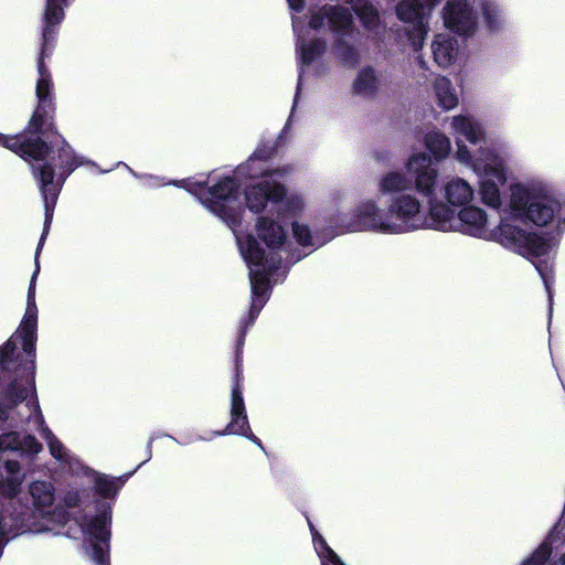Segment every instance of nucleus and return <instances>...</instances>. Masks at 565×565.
Here are the masks:
<instances>
[{"instance_id":"obj_59","label":"nucleus","mask_w":565,"mask_h":565,"mask_svg":"<svg viewBox=\"0 0 565 565\" xmlns=\"http://www.w3.org/2000/svg\"><path fill=\"white\" fill-rule=\"evenodd\" d=\"M559 564L565 565V553L561 556Z\"/></svg>"},{"instance_id":"obj_50","label":"nucleus","mask_w":565,"mask_h":565,"mask_svg":"<svg viewBox=\"0 0 565 565\" xmlns=\"http://www.w3.org/2000/svg\"><path fill=\"white\" fill-rule=\"evenodd\" d=\"M63 503L66 508L73 509L81 504V495L76 490L67 491L63 498Z\"/></svg>"},{"instance_id":"obj_32","label":"nucleus","mask_w":565,"mask_h":565,"mask_svg":"<svg viewBox=\"0 0 565 565\" xmlns=\"http://www.w3.org/2000/svg\"><path fill=\"white\" fill-rule=\"evenodd\" d=\"M94 493L103 499H115L118 491L111 477L104 473H96L94 478Z\"/></svg>"},{"instance_id":"obj_27","label":"nucleus","mask_w":565,"mask_h":565,"mask_svg":"<svg viewBox=\"0 0 565 565\" xmlns=\"http://www.w3.org/2000/svg\"><path fill=\"white\" fill-rule=\"evenodd\" d=\"M425 146L437 161L446 158L450 152V141L448 137L439 131L426 134Z\"/></svg>"},{"instance_id":"obj_36","label":"nucleus","mask_w":565,"mask_h":565,"mask_svg":"<svg viewBox=\"0 0 565 565\" xmlns=\"http://www.w3.org/2000/svg\"><path fill=\"white\" fill-rule=\"evenodd\" d=\"M15 354L14 338H9L0 345V372L10 371Z\"/></svg>"},{"instance_id":"obj_41","label":"nucleus","mask_w":565,"mask_h":565,"mask_svg":"<svg viewBox=\"0 0 565 565\" xmlns=\"http://www.w3.org/2000/svg\"><path fill=\"white\" fill-rule=\"evenodd\" d=\"M292 233L296 241L301 246H310L312 244L311 231L308 225L299 224L298 222L292 223Z\"/></svg>"},{"instance_id":"obj_17","label":"nucleus","mask_w":565,"mask_h":565,"mask_svg":"<svg viewBox=\"0 0 565 565\" xmlns=\"http://www.w3.org/2000/svg\"><path fill=\"white\" fill-rule=\"evenodd\" d=\"M96 514L90 518L87 524V533L90 541H99L103 543L110 542V524L113 507L107 501L96 500L95 502Z\"/></svg>"},{"instance_id":"obj_35","label":"nucleus","mask_w":565,"mask_h":565,"mask_svg":"<svg viewBox=\"0 0 565 565\" xmlns=\"http://www.w3.org/2000/svg\"><path fill=\"white\" fill-rule=\"evenodd\" d=\"M23 477L10 476L0 480V495L6 499H13L21 492Z\"/></svg>"},{"instance_id":"obj_58","label":"nucleus","mask_w":565,"mask_h":565,"mask_svg":"<svg viewBox=\"0 0 565 565\" xmlns=\"http://www.w3.org/2000/svg\"><path fill=\"white\" fill-rule=\"evenodd\" d=\"M455 142H456V145H457L458 149H457V151L455 152V154H454V156H455L456 158H459V140H458V138H457V137H455Z\"/></svg>"},{"instance_id":"obj_8","label":"nucleus","mask_w":565,"mask_h":565,"mask_svg":"<svg viewBox=\"0 0 565 565\" xmlns=\"http://www.w3.org/2000/svg\"><path fill=\"white\" fill-rule=\"evenodd\" d=\"M241 186L236 175H225L205 191V206L232 230L242 224Z\"/></svg>"},{"instance_id":"obj_25","label":"nucleus","mask_w":565,"mask_h":565,"mask_svg":"<svg viewBox=\"0 0 565 565\" xmlns=\"http://www.w3.org/2000/svg\"><path fill=\"white\" fill-rule=\"evenodd\" d=\"M379 79L372 66L363 67L355 77L352 88L358 95H374L377 92Z\"/></svg>"},{"instance_id":"obj_3","label":"nucleus","mask_w":565,"mask_h":565,"mask_svg":"<svg viewBox=\"0 0 565 565\" xmlns=\"http://www.w3.org/2000/svg\"><path fill=\"white\" fill-rule=\"evenodd\" d=\"M461 137L469 146L461 145V164L470 168L479 177V193L482 202L500 209V184L507 182V154L488 142L482 125L461 111Z\"/></svg>"},{"instance_id":"obj_44","label":"nucleus","mask_w":565,"mask_h":565,"mask_svg":"<svg viewBox=\"0 0 565 565\" xmlns=\"http://www.w3.org/2000/svg\"><path fill=\"white\" fill-rule=\"evenodd\" d=\"M152 443H153V437H150L149 440H148V444H147V449H148V458L146 460H143L142 462H140L132 471H129V472H126L119 477H111L114 483H115V487L117 489V491L119 492L120 489L124 487V484L127 482V480L145 463L147 462L148 460H150L151 458V451H152Z\"/></svg>"},{"instance_id":"obj_14","label":"nucleus","mask_w":565,"mask_h":565,"mask_svg":"<svg viewBox=\"0 0 565 565\" xmlns=\"http://www.w3.org/2000/svg\"><path fill=\"white\" fill-rule=\"evenodd\" d=\"M20 362L24 363L25 358L23 359L22 354H14L13 364L15 376L0 391V399L6 401L9 404V407L13 409L23 403L28 398V388L19 383V380H24L28 385L35 390V383L32 384L30 376L28 375V371L20 365Z\"/></svg>"},{"instance_id":"obj_10","label":"nucleus","mask_w":565,"mask_h":565,"mask_svg":"<svg viewBox=\"0 0 565 565\" xmlns=\"http://www.w3.org/2000/svg\"><path fill=\"white\" fill-rule=\"evenodd\" d=\"M507 22L498 0H461V38L475 34L480 24L491 33L500 32Z\"/></svg>"},{"instance_id":"obj_30","label":"nucleus","mask_w":565,"mask_h":565,"mask_svg":"<svg viewBox=\"0 0 565 565\" xmlns=\"http://www.w3.org/2000/svg\"><path fill=\"white\" fill-rule=\"evenodd\" d=\"M282 146V135L279 136L275 140H263L260 141L250 157L256 160H260L269 164V162L277 156L278 149Z\"/></svg>"},{"instance_id":"obj_45","label":"nucleus","mask_w":565,"mask_h":565,"mask_svg":"<svg viewBox=\"0 0 565 565\" xmlns=\"http://www.w3.org/2000/svg\"><path fill=\"white\" fill-rule=\"evenodd\" d=\"M227 435L243 436V437L247 438L248 440H250L252 443H254L255 445L263 448L262 440L253 433V430L249 426V422L243 423V425H239L233 431H228Z\"/></svg>"},{"instance_id":"obj_46","label":"nucleus","mask_w":565,"mask_h":565,"mask_svg":"<svg viewBox=\"0 0 565 565\" xmlns=\"http://www.w3.org/2000/svg\"><path fill=\"white\" fill-rule=\"evenodd\" d=\"M265 302V300L253 299L248 310V316L241 322V326H247V328L252 327L255 323Z\"/></svg>"},{"instance_id":"obj_53","label":"nucleus","mask_w":565,"mask_h":565,"mask_svg":"<svg viewBox=\"0 0 565 565\" xmlns=\"http://www.w3.org/2000/svg\"><path fill=\"white\" fill-rule=\"evenodd\" d=\"M12 407H9V404L6 401L0 399V420L7 422L9 418V413L12 411Z\"/></svg>"},{"instance_id":"obj_57","label":"nucleus","mask_w":565,"mask_h":565,"mask_svg":"<svg viewBox=\"0 0 565 565\" xmlns=\"http://www.w3.org/2000/svg\"><path fill=\"white\" fill-rule=\"evenodd\" d=\"M451 126L455 130L459 129V116H454L451 120Z\"/></svg>"},{"instance_id":"obj_1","label":"nucleus","mask_w":565,"mask_h":565,"mask_svg":"<svg viewBox=\"0 0 565 565\" xmlns=\"http://www.w3.org/2000/svg\"><path fill=\"white\" fill-rule=\"evenodd\" d=\"M407 172L416 191L428 198L429 211L426 215L420 212L419 201L409 194L393 195L387 206L384 233H407L419 228H434L443 232L459 231L455 209L459 207V178L451 179L445 185L447 204L435 196V185L438 171L433 159L425 152L413 154L406 164Z\"/></svg>"},{"instance_id":"obj_9","label":"nucleus","mask_w":565,"mask_h":565,"mask_svg":"<svg viewBox=\"0 0 565 565\" xmlns=\"http://www.w3.org/2000/svg\"><path fill=\"white\" fill-rule=\"evenodd\" d=\"M239 248L246 263L257 267L256 270L249 273L253 299L267 301L270 290L269 275L276 273L280 267L281 256L278 253L266 255L265 249L253 234H247L244 241L239 242Z\"/></svg>"},{"instance_id":"obj_48","label":"nucleus","mask_w":565,"mask_h":565,"mask_svg":"<svg viewBox=\"0 0 565 565\" xmlns=\"http://www.w3.org/2000/svg\"><path fill=\"white\" fill-rule=\"evenodd\" d=\"M535 268L536 270L539 271L544 285H545V288H546V291L548 294V298H550V301L552 300V291H551V281H552V277L550 275V269H548V265L546 263H535Z\"/></svg>"},{"instance_id":"obj_54","label":"nucleus","mask_w":565,"mask_h":565,"mask_svg":"<svg viewBox=\"0 0 565 565\" xmlns=\"http://www.w3.org/2000/svg\"><path fill=\"white\" fill-rule=\"evenodd\" d=\"M6 470L11 476H18V472L20 471V463L18 461H14V460H8L6 462Z\"/></svg>"},{"instance_id":"obj_21","label":"nucleus","mask_w":565,"mask_h":565,"mask_svg":"<svg viewBox=\"0 0 565 565\" xmlns=\"http://www.w3.org/2000/svg\"><path fill=\"white\" fill-rule=\"evenodd\" d=\"M564 537L565 520L563 519L554 526L547 539L521 565H547L552 554V545L557 541H561V544H565Z\"/></svg>"},{"instance_id":"obj_5","label":"nucleus","mask_w":565,"mask_h":565,"mask_svg":"<svg viewBox=\"0 0 565 565\" xmlns=\"http://www.w3.org/2000/svg\"><path fill=\"white\" fill-rule=\"evenodd\" d=\"M509 223L520 220L537 227L553 228L557 237L565 232V202L541 183H516L510 188Z\"/></svg>"},{"instance_id":"obj_47","label":"nucleus","mask_w":565,"mask_h":565,"mask_svg":"<svg viewBox=\"0 0 565 565\" xmlns=\"http://www.w3.org/2000/svg\"><path fill=\"white\" fill-rule=\"evenodd\" d=\"M327 11H324V6H322L318 11L313 12L309 19V28L319 31L323 28L324 22L327 21V17L324 15Z\"/></svg>"},{"instance_id":"obj_7","label":"nucleus","mask_w":565,"mask_h":565,"mask_svg":"<svg viewBox=\"0 0 565 565\" xmlns=\"http://www.w3.org/2000/svg\"><path fill=\"white\" fill-rule=\"evenodd\" d=\"M53 90V82L51 74L39 75L36 82L35 95L38 105L33 110L26 126L17 135L0 134V146L14 152L24 161L29 162L30 158L40 156L44 143L39 140L38 134L43 126V117L49 108V99Z\"/></svg>"},{"instance_id":"obj_38","label":"nucleus","mask_w":565,"mask_h":565,"mask_svg":"<svg viewBox=\"0 0 565 565\" xmlns=\"http://www.w3.org/2000/svg\"><path fill=\"white\" fill-rule=\"evenodd\" d=\"M92 546V559L97 565H106L110 564V542L109 543H103L99 541H90Z\"/></svg>"},{"instance_id":"obj_49","label":"nucleus","mask_w":565,"mask_h":565,"mask_svg":"<svg viewBox=\"0 0 565 565\" xmlns=\"http://www.w3.org/2000/svg\"><path fill=\"white\" fill-rule=\"evenodd\" d=\"M284 202L286 205V210L292 212L294 214L299 213L303 206L302 200L298 195H291L289 198L286 196L281 203Z\"/></svg>"},{"instance_id":"obj_23","label":"nucleus","mask_w":565,"mask_h":565,"mask_svg":"<svg viewBox=\"0 0 565 565\" xmlns=\"http://www.w3.org/2000/svg\"><path fill=\"white\" fill-rule=\"evenodd\" d=\"M455 42L456 40L443 34L435 36L431 49L434 60L439 66H448L456 60L457 49L455 47Z\"/></svg>"},{"instance_id":"obj_31","label":"nucleus","mask_w":565,"mask_h":565,"mask_svg":"<svg viewBox=\"0 0 565 565\" xmlns=\"http://www.w3.org/2000/svg\"><path fill=\"white\" fill-rule=\"evenodd\" d=\"M301 64L310 65L317 57L327 51V42L323 39H313L301 45Z\"/></svg>"},{"instance_id":"obj_33","label":"nucleus","mask_w":565,"mask_h":565,"mask_svg":"<svg viewBox=\"0 0 565 565\" xmlns=\"http://www.w3.org/2000/svg\"><path fill=\"white\" fill-rule=\"evenodd\" d=\"M177 186L185 189L189 193L199 198V200L205 205V191L209 189V178L202 181H195L192 178L182 179L175 181Z\"/></svg>"},{"instance_id":"obj_19","label":"nucleus","mask_w":565,"mask_h":565,"mask_svg":"<svg viewBox=\"0 0 565 565\" xmlns=\"http://www.w3.org/2000/svg\"><path fill=\"white\" fill-rule=\"evenodd\" d=\"M256 231L258 237L271 250L270 253H277L276 249H279L286 241L284 227L270 217H258Z\"/></svg>"},{"instance_id":"obj_34","label":"nucleus","mask_w":565,"mask_h":565,"mask_svg":"<svg viewBox=\"0 0 565 565\" xmlns=\"http://www.w3.org/2000/svg\"><path fill=\"white\" fill-rule=\"evenodd\" d=\"M446 26L455 34H459V0H448L444 8Z\"/></svg>"},{"instance_id":"obj_26","label":"nucleus","mask_w":565,"mask_h":565,"mask_svg":"<svg viewBox=\"0 0 565 565\" xmlns=\"http://www.w3.org/2000/svg\"><path fill=\"white\" fill-rule=\"evenodd\" d=\"M29 491L38 509L50 508L54 502V487L51 482L33 481L30 484Z\"/></svg>"},{"instance_id":"obj_55","label":"nucleus","mask_w":565,"mask_h":565,"mask_svg":"<svg viewBox=\"0 0 565 565\" xmlns=\"http://www.w3.org/2000/svg\"><path fill=\"white\" fill-rule=\"evenodd\" d=\"M287 1H288L289 7L295 11L300 12L303 9L305 0H287Z\"/></svg>"},{"instance_id":"obj_22","label":"nucleus","mask_w":565,"mask_h":565,"mask_svg":"<svg viewBox=\"0 0 565 565\" xmlns=\"http://www.w3.org/2000/svg\"><path fill=\"white\" fill-rule=\"evenodd\" d=\"M348 36H337L332 43L335 58L347 68H355L361 60L359 50L347 41Z\"/></svg>"},{"instance_id":"obj_6","label":"nucleus","mask_w":565,"mask_h":565,"mask_svg":"<svg viewBox=\"0 0 565 565\" xmlns=\"http://www.w3.org/2000/svg\"><path fill=\"white\" fill-rule=\"evenodd\" d=\"M292 171L294 168L290 164L269 168L268 163L249 156L234 171L238 180L260 179L245 188L246 207L259 214L265 211L269 202L280 204L288 193L285 180Z\"/></svg>"},{"instance_id":"obj_12","label":"nucleus","mask_w":565,"mask_h":565,"mask_svg":"<svg viewBox=\"0 0 565 565\" xmlns=\"http://www.w3.org/2000/svg\"><path fill=\"white\" fill-rule=\"evenodd\" d=\"M10 338H14L15 348L18 347V341H21L25 362H20V365L28 371L31 383L34 384L38 341V307H26L19 328Z\"/></svg>"},{"instance_id":"obj_20","label":"nucleus","mask_w":565,"mask_h":565,"mask_svg":"<svg viewBox=\"0 0 565 565\" xmlns=\"http://www.w3.org/2000/svg\"><path fill=\"white\" fill-rule=\"evenodd\" d=\"M256 231L258 237L271 250L270 253H277L276 249H279L286 241L284 227L270 217H258Z\"/></svg>"},{"instance_id":"obj_28","label":"nucleus","mask_w":565,"mask_h":565,"mask_svg":"<svg viewBox=\"0 0 565 565\" xmlns=\"http://www.w3.org/2000/svg\"><path fill=\"white\" fill-rule=\"evenodd\" d=\"M434 89L440 107L448 110L457 106L458 98L452 92L451 82L447 77L436 78Z\"/></svg>"},{"instance_id":"obj_13","label":"nucleus","mask_w":565,"mask_h":565,"mask_svg":"<svg viewBox=\"0 0 565 565\" xmlns=\"http://www.w3.org/2000/svg\"><path fill=\"white\" fill-rule=\"evenodd\" d=\"M396 15L412 25L408 35L413 45L422 46L428 32L425 6L419 0H402L396 6Z\"/></svg>"},{"instance_id":"obj_42","label":"nucleus","mask_w":565,"mask_h":565,"mask_svg":"<svg viewBox=\"0 0 565 565\" xmlns=\"http://www.w3.org/2000/svg\"><path fill=\"white\" fill-rule=\"evenodd\" d=\"M21 448L18 451L34 456L42 450V444L33 435H25L20 440Z\"/></svg>"},{"instance_id":"obj_39","label":"nucleus","mask_w":565,"mask_h":565,"mask_svg":"<svg viewBox=\"0 0 565 565\" xmlns=\"http://www.w3.org/2000/svg\"><path fill=\"white\" fill-rule=\"evenodd\" d=\"M44 437L47 440L50 454L53 458L57 460L64 459V446L63 444L54 436V434L50 430V428L44 429Z\"/></svg>"},{"instance_id":"obj_29","label":"nucleus","mask_w":565,"mask_h":565,"mask_svg":"<svg viewBox=\"0 0 565 565\" xmlns=\"http://www.w3.org/2000/svg\"><path fill=\"white\" fill-rule=\"evenodd\" d=\"M353 9L364 29L372 31L379 26L380 15L377 9L369 0H364Z\"/></svg>"},{"instance_id":"obj_51","label":"nucleus","mask_w":565,"mask_h":565,"mask_svg":"<svg viewBox=\"0 0 565 565\" xmlns=\"http://www.w3.org/2000/svg\"><path fill=\"white\" fill-rule=\"evenodd\" d=\"M41 250H42V248L40 250L36 248V250H35V270H34L31 281H30L28 295H35V278L40 271L39 256H40Z\"/></svg>"},{"instance_id":"obj_11","label":"nucleus","mask_w":565,"mask_h":565,"mask_svg":"<svg viewBox=\"0 0 565 565\" xmlns=\"http://www.w3.org/2000/svg\"><path fill=\"white\" fill-rule=\"evenodd\" d=\"M68 0H45L43 14L42 42L36 61V68L40 76L51 74L45 65V58H50L56 45L58 25L65 18V8Z\"/></svg>"},{"instance_id":"obj_52","label":"nucleus","mask_w":565,"mask_h":565,"mask_svg":"<svg viewBox=\"0 0 565 565\" xmlns=\"http://www.w3.org/2000/svg\"><path fill=\"white\" fill-rule=\"evenodd\" d=\"M11 533V530L7 526L6 516L0 512V542H6V536Z\"/></svg>"},{"instance_id":"obj_24","label":"nucleus","mask_w":565,"mask_h":565,"mask_svg":"<svg viewBox=\"0 0 565 565\" xmlns=\"http://www.w3.org/2000/svg\"><path fill=\"white\" fill-rule=\"evenodd\" d=\"M413 185L412 180L407 179V177L397 171H391L386 173L380 181L379 191L382 194H402L401 192L411 190Z\"/></svg>"},{"instance_id":"obj_43","label":"nucleus","mask_w":565,"mask_h":565,"mask_svg":"<svg viewBox=\"0 0 565 565\" xmlns=\"http://www.w3.org/2000/svg\"><path fill=\"white\" fill-rule=\"evenodd\" d=\"M152 443H153V437H150L149 440H148V444H147V449H148V458L146 460H143L142 462H140L132 471H129V472H126L119 477H111L114 483H115V487L117 489V491L119 492L120 489L124 487V484L127 482V480L145 463L147 462L148 460H150L151 458V451H152Z\"/></svg>"},{"instance_id":"obj_2","label":"nucleus","mask_w":565,"mask_h":565,"mask_svg":"<svg viewBox=\"0 0 565 565\" xmlns=\"http://www.w3.org/2000/svg\"><path fill=\"white\" fill-rule=\"evenodd\" d=\"M49 108L43 117V126L38 134L39 140L44 143L40 156L30 158L29 162H40L33 166V175L44 203V223L38 249L43 248L49 235L55 205L67 178L88 161L78 154L65 137L58 131L55 122L56 103L54 89L51 92Z\"/></svg>"},{"instance_id":"obj_37","label":"nucleus","mask_w":565,"mask_h":565,"mask_svg":"<svg viewBox=\"0 0 565 565\" xmlns=\"http://www.w3.org/2000/svg\"><path fill=\"white\" fill-rule=\"evenodd\" d=\"M247 330V326L239 327V331L235 343L234 373H238V375L243 374V353Z\"/></svg>"},{"instance_id":"obj_18","label":"nucleus","mask_w":565,"mask_h":565,"mask_svg":"<svg viewBox=\"0 0 565 565\" xmlns=\"http://www.w3.org/2000/svg\"><path fill=\"white\" fill-rule=\"evenodd\" d=\"M324 15L329 30L337 36H351L354 31L353 17L349 9L340 4H324Z\"/></svg>"},{"instance_id":"obj_60","label":"nucleus","mask_w":565,"mask_h":565,"mask_svg":"<svg viewBox=\"0 0 565 565\" xmlns=\"http://www.w3.org/2000/svg\"><path fill=\"white\" fill-rule=\"evenodd\" d=\"M302 74H303V70L301 68L300 74H299V79H298V87L300 86Z\"/></svg>"},{"instance_id":"obj_61","label":"nucleus","mask_w":565,"mask_h":565,"mask_svg":"<svg viewBox=\"0 0 565 565\" xmlns=\"http://www.w3.org/2000/svg\"><path fill=\"white\" fill-rule=\"evenodd\" d=\"M106 565H110V564H106Z\"/></svg>"},{"instance_id":"obj_40","label":"nucleus","mask_w":565,"mask_h":565,"mask_svg":"<svg viewBox=\"0 0 565 565\" xmlns=\"http://www.w3.org/2000/svg\"><path fill=\"white\" fill-rule=\"evenodd\" d=\"M21 437L18 431H9L0 435V450L18 451L21 448Z\"/></svg>"},{"instance_id":"obj_56","label":"nucleus","mask_w":565,"mask_h":565,"mask_svg":"<svg viewBox=\"0 0 565 565\" xmlns=\"http://www.w3.org/2000/svg\"><path fill=\"white\" fill-rule=\"evenodd\" d=\"M26 307H36V303H35V295H28L26 297Z\"/></svg>"},{"instance_id":"obj_4","label":"nucleus","mask_w":565,"mask_h":565,"mask_svg":"<svg viewBox=\"0 0 565 565\" xmlns=\"http://www.w3.org/2000/svg\"><path fill=\"white\" fill-rule=\"evenodd\" d=\"M472 188L461 179V233L475 237L494 239L502 246L511 249L523 257L536 258L548 255L556 246L555 236L542 237L535 233H529L509 223L508 206L499 210L500 224L494 230L487 227V214L477 206L468 205L462 207L463 200L472 198Z\"/></svg>"},{"instance_id":"obj_16","label":"nucleus","mask_w":565,"mask_h":565,"mask_svg":"<svg viewBox=\"0 0 565 565\" xmlns=\"http://www.w3.org/2000/svg\"><path fill=\"white\" fill-rule=\"evenodd\" d=\"M243 383L244 374H239L238 376V373H234L231 391V420L223 430L216 431L215 435H227L228 431H233L236 427L243 425V423L248 422L243 398Z\"/></svg>"},{"instance_id":"obj_15","label":"nucleus","mask_w":565,"mask_h":565,"mask_svg":"<svg viewBox=\"0 0 565 565\" xmlns=\"http://www.w3.org/2000/svg\"><path fill=\"white\" fill-rule=\"evenodd\" d=\"M386 223V214H382L376 203L369 200L355 209L351 231H376L384 233Z\"/></svg>"}]
</instances>
